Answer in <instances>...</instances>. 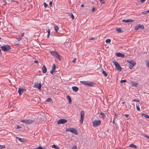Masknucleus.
<instances>
[{
	"label": "nucleus",
	"mask_w": 149,
	"mask_h": 149,
	"mask_svg": "<svg viewBox=\"0 0 149 149\" xmlns=\"http://www.w3.org/2000/svg\"><path fill=\"white\" fill-rule=\"evenodd\" d=\"M72 88L73 91L75 92H77L79 89L77 87L75 86L72 87Z\"/></svg>",
	"instance_id": "f3484780"
},
{
	"label": "nucleus",
	"mask_w": 149,
	"mask_h": 149,
	"mask_svg": "<svg viewBox=\"0 0 149 149\" xmlns=\"http://www.w3.org/2000/svg\"><path fill=\"white\" fill-rule=\"evenodd\" d=\"M147 11V13H149V10H148Z\"/></svg>",
	"instance_id": "052dcab7"
},
{
	"label": "nucleus",
	"mask_w": 149,
	"mask_h": 149,
	"mask_svg": "<svg viewBox=\"0 0 149 149\" xmlns=\"http://www.w3.org/2000/svg\"><path fill=\"white\" fill-rule=\"evenodd\" d=\"M72 149H77V146L76 145H74L72 148Z\"/></svg>",
	"instance_id": "c9c22d12"
},
{
	"label": "nucleus",
	"mask_w": 149,
	"mask_h": 149,
	"mask_svg": "<svg viewBox=\"0 0 149 149\" xmlns=\"http://www.w3.org/2000/svg\"><path fill=\"white\" fill-rule=\"evenodd\" d=\"M136 108L137 110L138 111H140V110L139 107V105H137V104H136Z\"/></svg>",
	"instance_id": "7c9ffc66"
},
{
	"label": "nucleus",
	"mask_w": 149,
	"mask_h": 149,
	"mask_svg": "<svg viewBox=\"0 0 149 149\" xmlns=\"http://www.w3.org/2000/svg\"><path fill=\"white\" fill-rule=\"evenodd\" d=\"M26 90L25 89L23 88H19L18 92L19 93V95H21L22 94L24 91H26Z\"/></svg>",
	"instance_id": "f8f14e48"
},
{
	"label": "nucleus",
	"mask_w": 149,
	"mask_h": 149,
	"mask_svg": "<svg viewBox=\"0 0 149 149\" xmlns=\"http://www.w3.org/2000/svg\"><path fill=\"white\" fill-rule=\"evenodd\" d=\"M127 62L129 63V68L130 69L132 68L135 65L136 63L134 61L132 60L130 61L127 60Z\"/></svg>",
	"instance_id": "7ed1b4c3"
},
{
	"label": "nucleus",
	"mask_w": 149,
	"mask_h": 149,
	"mask_svg": "<svg viewBox=\"0 0 149 149\" xmlns=\"http://www.w3.org/2000/svg\"><path fill=\"white\" fill-rule=\"evenodd\" d=\"M81 6L82 7H84V6L83 4H81Z\"/></svg>",
	"instance_id": "4d7b16f0"
},
{
	"label": "nucleus",
	"mask_w": 149,
	"mask_h": 149,
	"mask_svg": "<svg viewBox=\"0 0 149 149\" xmlns=\"http://www.w3.org/2000/svg\"><path fill=\"white\" fill-rule=\"evenodd\" d=\"M56 67V66L55 65V64L54 63L53 64L52 69L54 70H55Z\"/></svg>",
	"instance_id": "c85d7f7f"
},
{
	"label": "nucleus",
	"mask_w": 149,
	"mask_h": 149,
	"mask_svg": "<svg viewBox=\"0 0 149 149\" xmlns=\"http://www.w3.org/2000/svg\"><path fill=\"white\" fill-rule=\"evenodd\" d=\"M145 136L147 138H149V136L147 135H145Z\"/></svg>",
	"instance_id": "3c124183"
},
{
	"label": "nucleus",
	"mask_w": 149,
	"mask_h": 149,
	"mask_svg": "<svg viewBox=\"0 0 149 149\" xmlns=\"http://www.w3.org/2000/svg\"><path fill=\"white\" fill-rule=\"evenodd\" d=\"M18 139L19 140V141H22L23 139H21L20 138L18 137Z\"/></svg>",
	"instance_id": "37998d69"
},
{
	"label": "nucleus",
	"mask_w": 149,
	"mask_h": 149,
	"mask_svg": "<svg viewBox=\"0 0 149 149\" xmlns=\"http://www.w3.org/2000/svg\"><path fill=\"white\" fill-rule=\"evenodd\" d=\"M24 36V33H22L21 34V36L22 37L23 36Z\"/></svg>",
	"instance_id": "5fc2aeb1"
},
{
	"label": "nucleus",
	"mask_w": 149,
	"mask_h": 149,
	"mask_svg": "<svg viewBox=\"0 0 149 149\" xmlns=\"http://www.w3.org/2000/svg\"><path fill=\"white\" fill-rule=\"evenodd\" d=\"M91 11H92L93 12V8L92 9Z\"/></svg>",
	"instance_id": "bf43d9fd"
},
{
	"label": "nucleus",
	"mask_w": 149,
	"mask_h": 149,
	"mask_svg": "<svg viewBox=\"0 0 149 149\" xmlns=\"http://www.w3.org/2000/svg\"><path fill=\"white\" fill-rule=\"evenodd\" d=\"M102 73L103 75H104L105 77H106L107 76V74L105 71L103 70L102 72Z\"/></svg>",
	"instance_id": "412c9836"
},
{
	"label": "nucleus",
	"mask_w": 149,
	"mask_h": 149,
	"mask_svg": "<svg viewBox=\"0 0 149 149\" xmlns=\"http://www.w3.org/2000/svg\"><path fill=\"white\" fill-rule=\"evenodd\" d=\"M113 123H114V119H113Z\"/></svg>",
	"instance_id": "13d9d810"
},
{
	"label": "nucleus",
	"mask_w": 149,
	"mask_h": 149,
	"mask_svg": "<svg viewBox=\"0 0 149 149\" xmlns=\"http://www.w3.org/2000/svg\"><path fill=\"white\" fill-rule=\"evenodd\" d=\"M71 18H72V19H74V17L73 15V14L72 13H71Z\"/></svg>",
	"instance_id": "58836bf2"
},
{
	"label": "nucleus",
	"mask_w": 149,
	"mask_h": 149,
	"mask_svg": "<svg viewBox=\"0 0 149 149\" xmlns=\"http://www.w3.org/2000/svg\"><path fill=\"white\" fill-rule=\"evenodd\" d=\"M6 3H5V4H4V5H6Z\"/></svg>",
	"instance_id": "0e129e2a"
},
{
	"label": "nucleus",
	"mask_w": 149,
	"mask_h": 149,
	"mask_svg": "<svg viewBox=\"0 0 149 149\" xmlns=\"http://www.w3.org/2000/svg\"><path fill=\"white\" fill-rule=\"evenodd\" d=\"M34 62L35 63H38V61H34Z\"/></svg>",
	"instance_id": "864d4df0"
},
{
	"label": "nucleus",
	"mask_w": 149,
	"mask_h": 149,
	"mask_svg": "<svg viewBox=\"0 0 149 149\" xmlns=\"http://www.w3.org/2000/svg\"><path fill=\"white\" fill-rule=\"evenodd\" d=\"M134 21V20H133L132 19H126V20L123 19V22H125L126 23H127V22H132Z\"/></svg>",
	"instance_id": "2eb2a0df"
},
{
	"label": "nucleus",
	"mask_w": 149,
	"mask_h": 149,
	"mask_svg": "<svg viewBox=\"0 0 149 149\" xmlns=\"http://www.w3.org/2000/svg\"><path fill=\"white\" fill-rule=\"evenodd\" d=\"M147 13H147V11H145L142 12V14H146Z\"/></svg>",
	"instance_id": "79ce46f5"
},
{
	"label": "nucleus",
	"mask_w": 149,
	"mask_h": 149,
	"mask_svg": "<svg viewBox=\"0 0 149 149\" xmlns=\"http://www.w3.org/2000/svg\"><path fill=\"white\" fill-rule=\"evenodd\" d=\"M42 148L41 146L39 147L38 148L36 149H42Z\"/></svg>",
	"instance_id": "a18cd8bd"
},
{
	"label": "nucleus",
	"mask_w": 149,
	"mask_h": 149,
	"mask_svg": "<svg viewBox=\"0 0 149 149\" xmlns=\"http://www.w3.org/2000/svg\"><path fill=\"white\" fill-rule=\"evenodd\" d=\"M129 147L132 148H137L136 146L133 144H130L129 146Z\"/></svg>",
	"instance_id": "6ab92c4d"
},
{
	"label": "nucleus",
	"mask_w": 149,
	"mask_h": 149,
	"mask_svg": "<svg viewBox=\"0 0 149 149\" xmlns=\"http://www.w3.org/2000/svg\"><path fill=\"white\" fill-rule=\"evenodd\" d=\"M132 101L139 102V100H137L136 99H134L132 100Z\"/></svg>",
	"instance_id": "f704fd0d"
},
{
	"label": "nucleus",
	"mask_w": 149,
	"mask_h": 149,
	"mask_svg": "<svg viewBox=\"0 0 149 149\" xmlns=\"http://www.w3.org/2000/svg\"><path fill=\"white\" fill-rule=\"evenodd\" d=\"M67 99L69 100V103L70 104L71 103L72 100L71 99L69 95H68L67 96Z\"/></svg>",
	"instance_id": "aec40b11"
},
{
	"label": "nucleus",
	"mask_w": 149,
	"mask_h": 149,
	"mask_svg": "<svg viewBox=\"0 0 149 149\" xmlns=\"http://www.w3.org/2000/svg\"><path fill=\"white\" fill-rule=\"evenodd\" d=\"M42 72L44 73H45L47 71V69L45 65H43L42 68Z\"/></svg>",
	"instance_id": "4468645a"
},
{
	"label": "nucleus",
	"mask_w": 149,
	"mask_h": 149,
	"mask_svg": "<svg viewBox=\"0 0 149 149\" xmlns=\"http://www.w3.org/2000/svg\"><path fill=\"white\" fill-rule=\"evenodd\" d=\"M126 82V80H123L120 81V82L121 83H124Z\"/></svg>",
	"instance_id": "4c0bfd02"
},
{
	"label": "nucleus",
	"mask_w": 149,
	"mask_h": 149,
	"mask_svg": "<svg viewBox=\"0 0 149 149\" xmlns=\"http://www.w3.org/2000/svg\"><path fill=\"white\" fill-rule=\"evenodd\" d=\"M131 84L132 86H134L135 87H137V85H138L137 83H136L134 81H132L131 82Z\"/></svg>",
	"instance_id": "dca6fc26"
},
{
	"label": "nucleus",
	"mask_w": 149,
	"mask_h": 149,
	"mask_svg": "<svg viewBox=\"0 0 149 149\" xmlns=\"http://www.w3.org/2000/svg\"><path fill=\"white\" fill-rule=\"evenodd\" d=\"M59 27L57 26H54V29L55 31L57 32L58 31V30L59 29Z\"/></svg>",
	"instance_id": "a211bd4d"
},
{
	"label": "nucleus",
	"mask_w": 149,
	"mask_h": 149,
	"mask_svg": "<svg viewBox=\"0 0 149 149\" xmlns=\"http://www.w3.org/2000/svg\"><path fill=\"white\" fill-rule=\"evenodd\" d=\"M145 0H141V1L142 3H143L145 1Z\"/></svg>",
	"instance_id": "603ef678"
},
{
	"label": "nucleus",
	"mask_w": 149,
	"mask_h": 149,
	"mask_svg": "<svg viewBox=\"0 0 149 149\" xmlns=\"http://www.w3.org/2000/svg\"><path fill=\"white\" fill-rule=\"evenodd\" d=\"M1 39V38L0 37V40Z\"/></svg>",
	"instance_id": "774afa93"
},
{
	"label": "nucleus",
	"mask_w": 149,
	"mask_h": 149,
	"mask_svg": "<svg viewBox=\"0 0 149 149\" xmlns=\"http://www.w3.org/2000/svg\"><path fill=\"white\" fill-rule=\"evenodd\" d=\"M52 147L53 148H54L56 149H59V148L56 145H53L52 146Z\"/></svg>",
	"instance_id": "4be33fe9"
},
{
	"label": "nucleus",
	"mask_w": 149,
	"mask_h": 149,
	"mask_svg": "<svg viewBox=\"0 0 149 149\" xmlns=\"http://www.w3.org/2000/svg\"><path fill=\"white\" fill-rule=\"evenodd\" d=\"M41 87V86L40 83L39 84L38 82H37L34 83V87L37 88L39 90H40Z\"/></svg>",
	"instance_id": "9d476101"
},
{
	"label": "nucleus",
	"mask_w": 149,
	"mask_h": 149,
	"mask_svg": "<svg viewBox=\"0 0 149 149\" xmlns=\"http://www.w3.org/2000/svg\"><path fill=\"white\" fill-rule=\"evenodd\" d=\"M80 82L84 85L89 86H92L93 84L92 82L86 81H80Z\"/></svg>",
	"instance_id": "20e7f679"
},
{
	"label": "nucleus",
	"mask_w": 149,
	"mask_h": 149,
	"mask_svg": "<svg viewBox=\"0 0 149 149\" xmlns=\"http://www.w3.org/2000/svg\"><path fill=\"white\" fill-rule=\"evenodd\" d=\"M5 148V146L4 145H0V149H2L4 148Z\"/></svg>",
	"instance_id": "473e14b6"
},
{
	"label": "nucleus",
	"mask_w": 149,
	"mask_h": 149,
	"mask_svg": "<svg viewBox=\"0 0 149 149\" xmlns=\"http://www.w3.org/2000/svg\"><path fill=\"white\" fill-rule=\"evenodd\" d=\"M66 131L70 132L73 133L76 135L78 134V133L76 129L74 128L70 127L66 129Z\"/></svg>",
	"instance_id": "f03ea898"
},
{
	"label": "nucleus",
	"mask_w": 149,
	"mask_h": 149,
	"mask_svg": "<svg viewBox=\"0 0 149 149\" xmlns=\"http://www.w3.org/2000/svg\"><path fill=\"white\" fill-rule=\"evenodd\" d=\"M100 1L102 3H104V0H100Z\"/></svg>",
	"instance_id": "c03bdc74"
},
{
	"label": "nucleus",
	"mask_w": 149,
	"mask_h": 149,
	"mask_svg": "<svg viewBox=\"0 0 149 149\" xmlns=\"http://www.w3.org/2000/svg\"><path fill=\"white\" fill-rule=\"evenodd\" d=\"M55 70H53L52 69V70L50 71V73L52 74H54V71Z\"/></svg>",
	"instance_id": "72a5a7b5"
},
{
	"label": "nucleus",
	"mask_w": 149,
	"mask_h": 149,
	"mask_svg": "<svg viewBox=\"0 0 149 149\" xmlns=\"http://www.w3.org/2000/svg\"><path fill=\"white\" fill-rule=\"evenodd\" d=\"M146 65L148 68H149V61L146 63Z\"/></svg>",
	"instance_id": "ea45409f"
},
{
	"label": "nucleus",
	"mask_w": 149,
	"mask_h": 149,
	"mask_svg": "<svg viewBox=\"0 0 149 149\" xmlns=\"http://www.w3.org/2000/svg\"><path fill=\"white\" fill-rule=\"evenodd\" d=\"M21 127H19V126H17V129H19V128H20Z\"/></svg>",
	"instance_id": "6e6d98bb"
},
{
	"label": "nucleus",
	"mask_w": 149,
	"mask_h": 149,
	"mask_svg": "<svg viewBox=\"0 0 149 149\" xmlns=\"http://www.w3.org/2000/svg\"><path fill=\"white\" fill-rule=\"evenodd\" d=\"M113 63L114 65L115 66L117 70L121 71L122 68L119 64V63L115 60H113Z\"/></svg>",
	"instance_id": "f257e3e1"
},
{
	"label": "nucleus",
	"mask_w": 149,
	"mask_h": 149,
	"mask_svg": "<svg viewBox=\"0 0 149 149\" xmlns=\"http://www.w3.org/2000/svg\"><path fill=\"white\" fill-rule=\"evenodd\" d=\"M100 114L101 115L102 117L103 118H106V116H105L104 113H102L101 112H100Z\"/></svg>",
	"instance_id": "cd10ccee"
},
{
	"label": "nucleus",
	"mask_w": 149,
	"mask_h": 149,
	"mask_svg": "<svg viewBox=\"0 0 149 149\" xmlns=\"http://www.w3.org/2000/svg\"><path fill=\"white\" fill-rule=\"evenodd\" d=\"M50 30L49 29H47V37L48 38L50 35Z\"/></svg>",
	"instance_id": "a878e982"
},
{
	"label": "nucleus",
	"mask_w": 149,
	"mask_h": 149,
	"mask_svg": "<svg viewBox=\"0 0 149 149\" xmlns=\"http://www.w3.org/2000/svg\"><path fill=\"white\" fill-rule=\"evenodd\" d=\"M142 115L143 116L145 117L146 118H147L149 119V116L146 115V114H144V113H143L142 114Z\"/></svg>",
	"instance_id": "b1692460"
},
{
	"label": "nucleus",
	"mask_w": 149,
	"mask_h": 149,
	"mask_svg": "<svg viewBox=\"0 0 149 149\" xmlns=\"http://www.w3.org/2000/svg\"><path fill=\"white\" fill-rule=\"evenodd\" d=\"M52 2L51 1L49 2V4L51 6H52Z\"/></svg>",
	"instance_id": "de8ad7c7"
},
{
	"label": "nucleus",
	"mask_w": 149,
	"mask_h": 149,
	"mask_svg": "<svg viewBox=\"0 0 149 149\" xmlns=\"http://www.w3.org/2000/svg\"><path fill=\"white\" fill-rule=\"evenodd\" d=\"M116 30L118 33L121 32L122 31V30L120 28H116Z\"/></svg>",
	"instance_id": "5701e85b"
},
{
	"label": "nucleus",
	"mask_w": 149,
	"mask_h": 149,
	"mask_svg": "<svg viewBox=\"0 0 149 149\" xmlns=\"http://www.w3.org/2000/svg\"><path fill=\"white\" fill-rule=\"evenodd\" d=\"M76 59H77L76 58H74L72 61V62L74 63L75 62V61L76 60Z\"/></svg>",
	"instance_id": "09e8293b"
},
{
	"label": "nucleus",
	"mask_w": 149,
	"mask_h": 149,
	"mask_svg": "<svg viewBox=\"0 0 149 149\" xmlns=\"http://www.w3.org/2000/svg\"><path fill=\"white\" fill-rule=\"evenodd\" d=\"M116 55L118 57H122L123 58H124L125 57V55L124 54L120 53H116Z\"/></svg>",
	"instance_id": "ddd939ff"
},
{
	"label": "nucleus",
	"mask_w": 149,
	"mask_h": 149,
	"mask_svg": "<svg viewBox=\"0 0 149 149\" xmlns=\"http://www.w3.org/2000/svg\"><path fill=\"white\" fill-rule=\"evenodd\" d=\"M22 36H20L19 37L16 38V39L19 41L21 40L22 39Z\"/></svg>",
	"instance_id": "c756f323"
},
{
	"label": "nucleus",
	"mask_w": 149,
	"mask_h": 149,
	"mask_svg": "<svg viewBox=\"0 0 149 149\" xmlns=\"http://www.w3.org/2000/svg\"><path fill=\"white\" fill-rule=\"evenodd\" d=\"M46 102H52V99L51 98H48L46 100Z\"/></svg>",
	"instance_id": "393cba45"
},
{
	"label": "nucleus",
	"mask_w": 149,
	"mask_h": 149,
	"mask_svg": "<svg viewBox=\"0 0 149 149\" xmlns=\"http://www.w3.org/2000/svg\"><path fill=\"white\" fill-rule=\"evenodd\" d=\"M50 53L52 55L55 57L56 58H57V56H59L58 53L56 51H52L50 52Z\"/></svg>",
	"instance_id": "1a4fd4ad"
},
{
	"label": "nucleus",
	"mask_w": 149,
	"mask_h": 149,
	"mask_svg": "<svg viewBox=\"0 0 149 149\" xmlns=\"http://www.w3.org/2000/svg\"><path fill=\"white\" fill-rule=\"evenodd\" d=\"M1 48L2 50L4 52L7 51L11 49L10 46L8 45L2 46Z\"/></svg>",
	"instance_id": "39448f33"
},
{
	"label": "nucleus",
	"mask_w": 149,
	"mask_h": 149,
	"mask_svg": "<svg viewBox=\"0 0 149 149\" xmlns=\"http://www.w3.org/2000/svg\"><path fill=\"white\" fill-rule=\"evenodd\" d=\"M139 28H140L142 29H144V27L143 25H141L140 24H139Z\"/></svg>",
	"instance_id": "bb28decb"
},
{
	"label": "nucleus",
	"mask_w": 149,
	"mask_h": 149,
	"mask_svg": "<svg viewBox=\"0 0 149 149\" xmlns=\"http://www.w3.org/2000/svg\"><path fill=\"white\" fill-rule=\"evenodd\" d=\"M67 122V120L65 119H61L58 120L57 121V123L58 124H63Z\"/></svg>",
	"instance_id": "9b49d317"
},
{
	"label": "nucleus",
	"mask_w": 149,
	"mask_h": 149,
	"mask_svg": "<svg viewBox=\"0 0 149 149\" xmlns=\"http://www.w3.org/2000/svg\"><path fill=\"white\" fill-rule=\"evenodd\" d=\"M124 103H125V102H122V104H124Z\"/></svg>",
	"instance_id": "e2e57ef3"
},
{
	"label": "nucleus",
	"mask_w": 149,
	"mask_h": 149,
	"mask_svg": "<svg viewBox=\"0 0 149 149\" xmlns=\"http://www.w3.org/2000/svg\"><path fill=\"white\" fill-rule=\"evenodd\" d=\"M58 56H57V58H58L59 59V61H60L61 60V58H60L61 56L59 54L58 55Z\"/></svg>",
	"instance_id": "a19ab883"
},
{
	"label": "nucleus",
	"mask_w": 149,
	"mask_h": 149,
	"mask_svg": "<svg viewBox=\"0 0 149 149\" xmlns=\"http://www.w3.org/2000/svg\"><path fill=\"white\" fill-rule=\"evenodd\" d=\"M84 116V111H81V118L80 120V122L81 123H82L83 121V118Z\"/></svg>",
	"instance_id": "6e6552de"
},
{
	"label": "nucleus",
	"mask_w": 149,
	"mask_h": 149,
	"mask_svg": "<svg viewBox=\"0 0 149 149\" xmlns=\"http://www.w3.org/2000/svg\"><path fill=\"white\" fill-rule=\"evenodd\" d=\"M47 6V4L45 3H44V6L45 7H46Z\"/></svg>",
	"instance_id": "8fccbe9b"
},
{
	"label": "nucleus",
	"mask_w": 149,
	"mask_h": 149,
	"mask_svg": "<svg viewBox=\"0 0 149 149\" xmlns=\"http://www.w3.org/2000/svg\"><path fill=\"white\" fill-rule=\"evenodd\" d=\"M124 115L126 118H128L129 116V115L128 114H126Z\"/></svg>",
	"instance_id": "49530a36"
},
{
	"label": "nucleus",
	"mask_w": 149,
	"mask_h": 149,
	"mask_svg": "<svg viewBox=\"0 0 149 149\" xmlns=\"http://www.w3.org/2000/svg\"><path fill=\"white\" fill-rule=\"evenodd\" d=\"M95 8L94 7V11L95 10Z\"/></svg>",
	"instance_id": "680f3d73"
},
{
	"label": "nucleus",
	"mask_w": 149,
	"mask_h": 149,
	"mask_svg": "<svg viewBox=\"0 0 149 149\" xmlns=\"http://www.w3.org/2000/svg\"><path fill=\"white\" fill-rule=\"evenodd\" d=\"M6 3H5V4H4V5H6Z\"/></svg>",
	"instance_id": "69168bd1"
},
{
	"label": "nucleus",
	"mask_w": 149,
	"mask_h": 149,
	"mask_svg": "<svg viewBox=\"0 0 149 149\" xmlns=\"http://www.w3.org/2000/svg\"><path fill=\"white\" fill-rule=\"evenodd\" d=\"M105 42L106 43H110L111 42V40L109 39H107L106 40Z\"/></svg>",
	"instance_id": "2f4dec72"
},
{
	"label": "nucleus",
	"mask_w": 149,
	"mask_h": 149,
	"mask_svg": "<svg viewBox=\"0 0 149 149\" xmlns=\"http://www.w3.org/2000/svg\"><path fill=\"white\" fill-rule=\"evenodd\" d=\"M93 38H91V40H93Z\"/></svg>",
	"instance_id": "338daca9"
},
{
	"label": "nucleus",
	"mask_w": 149,
	"mask_h": 149,
	"mask_svg": "<svg viewBox=\"0 0 149 149\" xmlns=\"http://www.w3.org/2000/svg\"><path fill=\"white\" fill-rule=\"evenodd\" d=\"M139 25L138 24V25L137 26H136L135 28V29L136 30H137L139 29Z\"/></svg>",
	"instance_id": "e433bc0d"
},
{
	"label": "nucleus",
	"mask_w": 149,
	"mask_h": 149,
	"mask_svg": "<svg viewBox=\"0 0 149 149\" xmlns=\"http://www.w3.org/2000/svg\"><path fill=\"white\" fill-rule=\"evenodd\" d=\"M21 121L24 123L26 124H29L32 123L33 121L30 119H26L24 120H22Z\"/></svg>",
	"instance_id": "0eeeda50"
},
{
	"label": "nucleus",
	"mask_w": 149,
	"mask_h": 149,
	"mask_svg": "<svg viewBox=\"0 0 149 149\" xmlns=\"http://www.w3.org/2000/svg\"><path fill=\"white\" fill-rule=\"evenodd\" d=\"M101 123L100 120H94V127H97L100 125Z\"/></svg>",
	"instance_id": "423d86ee"
}]
</instances>
